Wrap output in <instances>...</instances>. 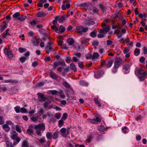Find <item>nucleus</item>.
I'll list each match as a JSON object with an SVG mask.
<instances>
[{
    "label": "nucleus",
    "instance_id": "nucleus-48",
    "mask_svg": "<svg viewBox=\"0 0 147 147\" xmlns=\"http://www.w3.org/2000/svg\"><path fill=\"white\" fill-rule=\"evenodd\" d=\"M18 50L19 52L21 53H23L26 51V49L21 47L19 48Z\"/></svg>",
    "mask_w": 147,
    "mask_h": 147
},
{
    "label": "nucleus",
    "instance_id": "nucleus-3",
    "mask_svg": "<svg viewBox=\"0 0 147 147\" xmlns=\"http://www.w3.org/2000/svg\"><path fill=\"white\" fill-rule=\"evenodd\" d=\"M37 94L38 96V100L40 102H43L47 99L45 95L42 93H38Z\"/></svg>",
    "mask_w": 147,
    "mask_h": 147
},
{
    "label": "nucleus",
    "instance_id": "nucleus-51",
    "mask_svg": "<svg viewBox=\"0 0 147 147\" xmlns=\"http://www.w3.org/2000/svg\"><path fill=\"white\" fill-rule=\"evenodd\" d=\"M16 112L17 113H19L20 112V108L18 106H16L14 108Z\"/></svg>",
    "mask_w": 147,
    "mask_h": 147
},
{
    "label": "nucleus",
    "instance_id": "nucleus-26",
    "mask_svg": "<svg viewBox=\"0 0 147 147\" xmlns=\"http://www.w3.org/2000/svg\"><path fill=\"white\" fill-rule=\"evenodd\" d=\"M113 64V62L112 60H110L106 62V65L107 67L108 68L110 67Z\"/></svg>",
    "mask_w": 147,
    "mask_h": 147
},
{
    "label": "nucleus",
    "instance_id": "nucleus-46",
    "mask_svg": "<svg viewBox=\"0 0 147 147\" xmlns=\"http://www.w3.org/2000/svg\"><path fill=\"white\" fill-rule=\"evenodd\" d=\"M20 15L19 13L18 12H16L12 16L13 18H17H17Z\"/></svg>",
    "mask_w": 147,
    "mask_h": 147
},
{
    "label": "nucleus",
    "instance_id": "nucleus-11",
    "mask_svg": "<svg viewBox=\"0 0 147 147\" xmlns=\"http://www.w3.org/2000/svg\"><path fill=\"white\" fill-rule=\"evenodd\" d=\"M49 102H45L44 103V108L46 110H48L51 109L52 108V105H50L49 106Z\"/></svg>",
    "mask_w": 147,
    "mask_h": 147
},
{
    "label": "nucleus",
    "instance_id": "nucleus-49",
    "mask_svg": "<svg viewBox=\"0 0 147 147\" xmlns=\"http://www.w3.org/2000/svg\"><path fill=\"white\" fill-rule=\"evenodd\" d=\"M58 136V132L57 131L55 132L53 134V138L54 139L57 138Z\"/></svg>",
    "mask_w": 147,
    "mask_h": 147
},
{
    "label": "nucleus",
    "instance_id": "nucleus-27",
    "mask_svg": "<svg viewBox=\"0 0 147 147\" xmlns=\"http://www.w3.org/2000/svg\"><path fill=\"white\" fill-rule=\"evenodd\" d=\"M140 49H139L136 48L134 51V54L135 55L138 56L140 53Z\"/></svg>",
    "mask_w": 147,
    "mask_h": 147
},
{
    "label": "nucleus",
    "instance_id": "nucleus-4",
    "mask_svg": "<svg viewBox=\"0 0 147 147\" xmlns=\"http://www.w3.org/2000/svg\"><path fill=\"white\" fill-rule=\"evenodd\" d=\"M130 66L128 64H125L123 66V71L125 74H127L129 72L130 70Z\"/></svg>",
    "mask_w": 147,
    "mask_h": 147
},
{
    "label": "nucleus",
    "instance_id": "nucleus-42",
    "mask_svg": "<svg viewBox=\"0 0 147 147\" xmlns=\"http://www.w3.org/2000/svg\"><path fill=\"white\" fill-rule=\"evenodd\" d=\"M86 24L88 25H93L95 24V22L92 20H89L86 22Z\"/></svg>",
    "mask_w": 147,
    "mask_h": 147
},
{
    "label": "nucleus",
    "instance_id": "nucleus-60",
    "mask_svg": "<svg viewBox=\"0 0 147 147\" xmlns=\"http://www.w3.org/2000/svg\"><path fill=\"white\" fill-rule=\"evenodd\" d=\"M7 24H5L4 25H3L1 28V31H3L7 27Z\"/></svg>",
    "mask_w": 147,
    "mask_h": 147
},
{
    "label": "nucleus",
    "instance_id": "nucleus-19",
    "mask_svg": "<svg viewBox=\"0 0 147 147\" xmlns=\"http://www.w3.org/2000/svg\"><path fill=\"white\" fill-rule=\"evenodd\" d=\"M46 48L47 49V50L46 51V52L48 54L49 53L50 51H51L53 49V47L52 46H47L46 47Z\"/></svg>",
    "mask_w": 147,
    "mask_h": 147
},
{
    "label": "nucleus",
    "instance_id": "nucleus-50",
    "mask_svg": "<svg viewBox=\"0 0 147 147\" xmlns=\"http://www.w3.org/2000/svg\"><path fill=\"white\" fill-rule=\"evenodd\" d=\"M95 121H96V124L98 122H100L101 121V118L99 117H96L95 118Z\"/></svg>",
    "mask_w": 147,
    "mask_h": 147
},
{
    "label": "nucleus",
    "instance_id": "nucleus-54",
    "mask_svg": "<svg viewBox=\"0 0 147 147\" xmlns=\"http://www.w3.org/2000/svg\"><path fill=\"white\" fill-rule=\"evenodd\" d=\"M67 114L66 113H64L63 114L61 119H62L63 120H65V119L67 118Z\"/></svg>",
    "mask_w": 147,
    "mask_h": 147
},
{
    "label": "nucleus",
    "instance_id": "nucleus-9",
    "mask_svg": "<svg viewBox=\"0 0 147 147\" xmlns=\"http://www.w3.org/2000/svg\"><path fill=\"white\" fill-rule=\"evenodd\" d=\"M121 59H117L115 62L114 66L118 68L120 66L121 63Z\"/></svg>",
    "mask_w": 147,
    "mask_h": 147
},
{
    "label": "nucleus",
    "instance_id": "nucleus-58",
    "mask_svg": "<svg viewBox=\"0 0 147 147\" xmlns=\"http://www.w3.org/2000/svg\"><path fill=\"white\" fill-rule=\"evenodd\" d=\"M26 57H22L20 58V61L22 63H24L26 59Z\"/></svg>",
    "mask_w": 147,
    "mask_h": 147
},
{
    "label": "nucleus",
    "instance_id": "nucleus-34",
    "mask_svg": "<svg viewBox=\"0 0 147 147\" xmlns=\"http://www.w3.org/2000/svg\"><path fill=\"white\" fill-rule=\"evenodd\" d=\"M70 68L72 70L74 71H76L77 70L76 69L75 65L73 63H71L70 64Z\"/></svg>",
    "mask_w": 147,
    "mask_h": 147
},
{
    "label": "nucleus",
    "instance_id": "nucleus-15",
    "mask_svg": "<svg viewBox=\"0 0 147 147\" xmlns=\"http://www.w3.org/2000/svg\"><path fill=\"white\" fill-rule=\"evenodd\" d=\"M67 42L69 45L71 46L74 43V40L72 38H70L67 39Z\"/></svg>",
    "mask_w": 147,
    "mask_h": 147
},
{
    "label": "nucleus",
    "instance_id": "nucleus-1",
    "mask_svg": "<svg viewBox=\"0 0 147 147\" xmlns=\"http://www.w3.org/2000/svg\"><path fill=\"white\" fill-rule=\"evenodd\" d=\"M34 128L36 130V134L40 136H41L42 135L41 131H44L45 129V126L44 123H41L35 125Z\"/></svg>",
    "mask_w": 147,
    "mask_h": 147
},
{
    "label": "nucleus",
    "instance_id": "nucleus-16",
    "mask_svg": "<svg viewBox=\"0 0 147 147\" xmlns=\"http://www.w3.org/2000/svg\"><path fill=\"white\" fill-rule=\"evenodd\" d=\"M90 4L87 3H82L79 5V6L81 7H83L85 8H87L88 6L90 5Z\"/></svg>",
    "mask_w": 147,
    "mask_h": 147
},
{
    "label": "nucleus",
    "instance_id": "nucleus-33",
    "mask_svg": "<svg viewBox=\"0 0 147 147\" xmlns=\"http://www.w3.org/2000/svg\"><path fill=\"white\" fill-rule=\"evenodd\" d=\"M46 1H40L37 4L38 7H42L43 6V3L46 2Z\"/></svg>",
    "mask_w": 147,
    "mask_h": 147
},
{
    "label": "nucleus",
    "instance_id": "nucleus-32",
    "mask_svg": "<svg viewBox=\"0 0 147 147\" xmlns=\"http://www.w3.org/2000/svg\"><path fill=\"white\" fill-rule=\"evenodd\" d=\"M146 75L147 74H144L143 75H142L140 76L139 78L140 80L141 81H142L144 80L146 78Z\"/></svg>",
    "mask_w": 147,
    "mask_h": 147
},
{
    "label": "nucleus",
    "instance_id": "nucleus-18",
    "mask_svg": "<svg viewBox=\"0 0 147 147\" xmlns=\"http://www.w3.org/2000/svg\"><path fill=\"white\" fill-rule=\"evenodd\" d=\"M83 27V26L80 25L76 27L77 32L80 34H82V28Z\"/></svg>",
    "mask_w": 147,
    "mask_h": 147
},
{
    "label": "nucleus",
    "instance_id": "nucleus-21",
    "mask_svg": "<svg viewBox=\"0 0 147 147\" xmlns=\"http://www.w3.org/2000/svg\"><path fill=\"white\" fill-rule=\"evenodd\" d=\"M5 142L6 147H13V145H12L11 142L7 140H6Z\"/></svg>",
    "mask_w": 147,
    "mask_h": 147
},
{
    "label": "nucleus",
    "instance_id": "nucleus-53",
    "mask_svg": "<svg viewBox=\"0 0 147 147\" xmlns=\"http://www.w3.org/2000/svg\"><path fill=\"white\" fill-rule=\"evenodd\" d=\"M45 138L43 137L42 138L40 139H38V141L41 144H42L45 142Z\"/></svg>",
    "mask_w": 147,
    "mask_h": 147
},
{
    "label": "nucleus",
    "instance_id": "nucleus-30",
    "mask_svg": "<svg viewBox=\"0 0 147 147\" xmlns=\"http://www.w3.org/2000/svg\"><path fill=\"white\" fill-rule=\"evenodd\" d=\"M39 117V116L38 115L36 116H33L31 117L30 119L33 121L36 122L37 121Z\"/></svg>",
    "mask_w": 147,
    "mask_h": 147
},
{
    "label": "nucleus",
    "instance_id": "nucleus-36",
    "mask_svg": "<svg viewBox=\"0 0 147 147\" xmlns=\"http://www.w3.org/2000/svg\"><path fill=\"white\" fill-rule=\"evenodd\" d=\"M64 121L63 120L61 119L58 121V126L59 127H61L63 125Z\"/></svg>",
    "mask_w": 147,
    "mask_h": 147
},
{
    "label": "nucleus",
    "instance_id": "nucleus-25",
    "mask_svg": "<svg viewBox=\"0 0 147 147\" xmlns=\"http://www.w3.org/2000/svg\"><path fill=\"white\" fill-rule=\"evenodd\" d=\"M59 30L60 31V33H61L63 32L65 30V27L62 26L61 25L59 28Z\"/></svg>",
    "mask_w": 147,
    "mask_h": 147
},
{
    "label": "nucleus",
    "instance_id": "nucleus-45",
    "mask_svg": "<svg viewBox=\"0 0 147 147\" xmlns=\"http://www.w3.org/2000/svg\"><path fill=\"white\" fill-rule=\"evenodd\" d=\"M138 73L139 74L141 75H143L145 74H147V73L145 72L144 70L142 69H139L138 70Z\"/></svg>",
    "mask_w": 147,
    "mask_h": 147
},
{
    "label": "nucleus",
    "instance_id": "nucleus-64",
    "mask_svg": "<svg viewBox=\"0 0 147 147\" xmlns=\"http://www.w3.org/2000/svg\"><path fill=\"white\" fill-rule=\"evenodd\" d=\"M118 68H117L116 67H115L114 66L113 67V68L112 69V71L113 73H116L117 71Z\"/></svg>",
    "mask_w": 147,
    "mask_h": 147
},
{
    "label": "nucleus",
    "instance_id": "nucleus-57",
    "mask_svg": "<svg viewBox=\"0 0 147 147\" xmlns=\"http://www.w3.org/2000/svg\"><path fill=\"white\" fill-rule=\"evenodd\" d=\"M61 114L60 113H57L55 114V117L57 119H59L61 116Z\"/></svg>",
    "mask_w": 147,
    "mask_h": 147
},
{
    "label": "nucleus",
    "instance_id": "nucleus-35",
    "mask_svg": "<svg viewBox=\"0 0 147 147\" xmlns=\"http://www.w3.org/2000/svg\"><path fill=\"white\" fill-rule=\"evenodd\" d=\"M27 133L28 134L31 136L33 135L34 134L33 131L30 129H27Z\"/></svg>",
    "mask_w": 147,
    "mask_h": 147
},
{
    "label": "nucleus",
    "instance_id": "nucleus-56",
    "mask_svg": "<svg viewBox=\"0 0 147 147\" xmlns=\"http://www.w3.org/2000/svg\"><path fill=\"white\" fill-rule=\"evenodd\" d=\"M92 55L89 53H88L86 56V58L87 59H90L91 58L92 59Z\"/></svg>",
    "mask_w": 147,
    "mask_h": 147
},
{
    "label": "nucleus",
    "instance_id": "nucleus-29",
    "mask_svg": "<svg viewBox=\"0 0 147 147\" xmlns=\"http://www.w3.org/2000/svg\"><path fill=\"white\" fill-rule=\"evenodd\" d=\"M95 103L96 104L98 105L99 107H101L102 105L100 103V102L98 101V99L97 98H95L94 100Z\"/></svg>",
    "mask_w": 147,
    "mask_h": 147
},
{
    "label": "nucleus",
    "instance_id": "nucleus-2",
    "mask_svg": "<svg viewBox=\"0 0 147 147\" xmlns=\"http://www.w3.org/2000/svg\"><path fill=\"white\" fill-rule=\"evenodd\" d=\"M3 52L9 58L11 59L13 57V54L11 50H8L7 48H5L4 49Z\"/></svg>",
    "mask_w": 147,
    "mask_h": 147
},
{
    "label": "nucleus",
    "instance_id": "nucleus-44",
    "mask_svg": "<svg viewBox=\"0 0 147 147\" xmlns=\"http://www.w3.org/2000/svg\"><path fill=\"white\" fill-rule=\"evenodd\" d=\"M90 35L92 37H95L96 36V32L95 31H92L90 33Z\"/></svg>",
    "mask_w": 147,
    "mask_h": 147
},
{
    "label": "nucleus",
    "instance_id": "nucleus-63",
    "mask_svg": "<svg viewBox=\"0 0 147 147\" xmlns=\"http://www.w3.org/2000/svg\"><path fill=\"white\" fill-rule=\"evenodd\" d=\"M113 41L110 40H108L107 41V45H110L112 44Z\"/></svg>",
    "mask_w": 147,
    "mask_h": 147
},
{
    "label": "nucleus",
    "instance_id": "nucleus-23",
    "mask_svg": "<svg viewBox=\"0 0 147 147\" xmlns=\"http://www.w3.org/2000/svg\"><path fill=\"white\" fill-rule=\"evenodd\" d=\"M58 93V92L55 90H50L48 91V93L49 94H51L53 95H55L57 94Z\"/></svg>",
    "mask_w": 147,
    "mask_h": 147
},
{
    "label": "nucleus",
    "instance_id": "nucleus-22",
    "mask_svg": "<svg viewBox=\"0 0 147 147\" xmlns=\"http://www.w3.org/2000/svg\"><path fill=\"white\" fill-rule=\"evenodd\" d=\"M92 59L93 60L98 58L99 57V54L97 52H94L92 56Z\"/></svg>",
    "mask_w": 147,
    "mask_h": 147
},
{
    "label": "nucleus",
    "instance_id": "nucleus-24",
    "mask_svg": "<svg viewBox=\"0 0 147 147\" xmlns=\"http://www.w3.org/2000/svg\"><path fill=\"white\" fill-rule=\"evenodd\" d=\"M20 139L19 137H17L15 140H14L13 142V145H17L20 141Z\"/></svg>",
    "mask_w": 147,
    "mask_h": 147
},
{
    "label": "nucleus",
    "instance_id": "nucleus-47",
    "mask_svg": "<svg viewBox=\"0 0 147 147\" xmlns=\"http://www.w3.org/2000/svg\"><path fill=\"white\" fill-rule=\"evenodd\" d=\"M16 131L19 133H21L22 132V130L19 127L18 125H17L16 126Z\"/></svg>",
    "mask_w": 147,
    "mask_h": 147
},
{
    "label": "nucleus",
    "instance_id": "nucleus-59",
    "mask_svg": "<svg viewBox=\"0 0 147 147\" xmlns=\"http://www.w3.org/2000/svg\"><path fill=\"white\" fill-rule=\"evenodd\" d=\"M79 67L81 68H83L84 66L83 65V63L82 62H81L78 63Z\"/></svg>",
    "mask_w": 147,
    "mask_h": 147
},
{
    "label": "nucleus",
    "instance_id": "nucleus-39",
    "mask_svg": "<svg viewBox=\"0 0 147 147\" xmlns=\"http://www.w3.org/2000/svg\"><path fill=\"white\" fill-rule=\"evenodd\" d=\"M87 121L90 122L94 124H96V121H95V119H87Z\"/></svg>",
    "mask_w": 147,
    "mask_h": 147
},
{
    "label": "nucleus",
    "instance_id": "nucleus-41",
    "mask_svg": "<svg viewBox=\"0 0 147 147\" xmlns=\"http://www.w3.org/2000/svg\"><path fill=\"white\" fill-rule=\"evenodd\" d=\"M38 113H39V117H40L44 113V110L43 108H41Z\"/></svg>",
    "mask_w": 147,
    "mask_h": 147
},
{
    "label": "nucleus",
    "instance_id": "nucleus-61",
    "mask_svg": "<svg viewBox=\"0 0 147 147\" xmlns=\"http://www.w3.org/2000/svg\"><path fill=\"white\" fill-rule=\"evenodd\" d=\"M98 11V10L97 8L96 7H93L92 10V12L94 13H97Z\"/></svg>",
    "mask_w": 147,
    "mask_h": 147
},
{
    "label": "nucleus",
    "instance_id": "nucleus-38",
    "mask_svg": "<svg viewBox=\"0 0 147 147\" xmlns=\"http://www.w3.org/2000/svg\"><path fill=\"white\" fill-rule=\"evenodd\" d=\"M98 129L99 131L101 132H103L105 130V128L103 126H99L98 127Z\"/></svg>",
    "mask_w": 147,
    "mask_h": 147
},
{
    "label": "nucleus",
    "instance_id": "nucleus-8",
    "mask_svg": "<svg viewBox=\"0 0 147 147\" xmlns=\"http://www.w3.org/2000/svg\"><path fill=\"white\" fill-rule=\"evenodd\" d=\"M32 42L34 46H37L39 43V39L37 38L36 36L33 37L32 40Z\"/></svg>",
    "mask_w": 147,
    "mask_h": 147
},
{
    "label": "nucleus",
    "instance_id": "nucleus-28",
    "mask_svg": "<svg viewBox=\"0 0 147 147\" xmlns=\"http://www.w3.org/2000/svg\"><path fill=\"white\" fill-rule=\"evenodd\" d=\"M46 137L48 139H52V134L51 132H48L46 134Z\"/></svg>",
    "mask_w": 147,
    "mask_h": 147
},
{
    "label": "nucleus",
    "instance_id": "nucleus-55",
    "mask_svg": "<svg viewBox=\"0 0 147 147\" xmlns=\"http://www.w3.org/2000/svg\"><path fill=\"white\" fill-rule=\"evenodd\" d=\"M20 111L22 113H26L27 112V109L24 107H22L20 109Z\"/></svg>",
    "mask_w": 147,
    "mask_h": 147
},
{
    "label": "nucleus",
    "instance_id": "nucleus-52",
    "mask_svg": "<svg viewBox=\"0 0 147 147\" xmlns=\"http://www.w3.org/2000/svg\"><path fill=\"white\" fill-rule=\"evenodd\" d=\"M146 59V58L145 57L142 56L141 57L139 61L140 62L142 63H144V61Z\"/></svg>",
    "mask_w": 147,
    "mask_h": 147
},
{
    "label": "nucleus",
    "instance_id": "nucleus-43",
    "mask_svg": "<svg viewBox=\"0 0 147 147\" xmlns=\"http://www.w3.org/2000/svg\"><path fill=\"white\" fill-rule=\"evenodd\" d=\"M65 19V16H61L60 17L58 20V22L59 23L62 22L64 21Z\"/></svg>",
    "mask_w": 147,
    "mask_h": 147
},
{
    "label": "nucleus",
    "instance_id": "nucleus-7",
    "mask_svg": "<svg viewBox=\"0 0 147 147\" xmlns=\"http://www.w3.org/2000/svg\"><path fill=\"white\" fill-rule=\"evenodd\" d=\"M110 26H107L105 28L101 29L100 31V33H106L108 32L110 30Z\"/></svg>",
    "mask_w": 147,
    "mask_h": 147
},
{
    "label": "nucleus",
    "instance_id": "nucleus-14",
    "mask_svg": "<svg viewBox=\"0 0 147 147\" xmlns=\"http://www.w3.org/2000/svg\"><path fill=\"white\" fill-rule=\"evenodd\" d=\"M46 15V13L41 11H40L38 12L37 14V16L39 18H42L45 16Z\"/></svg>",
    "mask_w": 147,
    "mask_h": 147
},
{
    "label": "nucleus",
    "instance_id": "nucleus-37",
    "mask_svg": "<svg viewBox=\"0 0 147 147\" xmlns=\"http://www.w3.org/2000/svg\"><path fill=\"white\" fill-rule=\"evenodd\" d=\"M82 34L83 32H86L88 30V27H85L83 26V27L82 28Z\"/></svg>",
    "mask_w": 147,
    "mask_h": 147
},
{
    "label": "nucleus",
    "instance_id": "nucleus-12",
    "mask_svg": "<svg viewBox=\"0 0 147 147\" xmlns=\"http://www.w3.org/2000/svg\"><path fill=\"white\" fill-rule=\"evenodd\" d=\"M22 147H29V143L27 139L22 141Z\"/></svg>",
    "mask_w": 147,
    "mask_h": 147
},
{
    "label": "nucleus",
    "instance_id": "nucleus-31",
    "mask_svg": "<svg viewBox=\"0 0 147 147\" xmlns=\"http://www.w3.org/2000/svg\"><path fill=\"white\" fill-rule=\"evenodd\" d=\"M50 76L52 78L54 79H56L57 77L55 74L53 72H51L50 73Z\"/></svg>",
    "mask_w": 147,
    "mask_h": 147
},
{
    "label": "nucleus",
    "instance_id": "nucleus-13",
    "mask_svg": "<svg viewBox=\"0 0 147 147\" xmlns=\"http://www.w3.org/2000/svg\"><path fill=\"white\" fill-rule=\"evenodd\" d=\"M66 129L65 128H62L60 130L61 135L65 137H66L67 136V134L66 132Z\"/></svg>",
    "mask_w": 147,
    "mask_h": 147
},
{
    "label": "nucleus",
    "instance_id": "nucleus-10",
    "mask_svg": "<svg viewBox=\"0 0 147 147\" xmlns=\"http://www.w3.org/2000/svg\"><path fill=\"white\" fill-rule=\"evenodd\" d=\"M65 64L64 62H61L59 61H55L54 63L53 68L55 69L59 65H63Z\"/></svg>",
    "mask_w": 147,
    "mask_h": 147
},
{
    "label": "nucleus",
    "instance_id": "nucleus-5",
    "mask_svg": "<svg viewBox=\"0 0 147 147\" xmlns=\"http://www.w3.org/2000/svg\"><path fill=\"white\" fill-rule=\"evenodd\" d=\"M66 1H63V4L62 5L61 8L63 10H65L67 8H69L71 6V4L69 3H67L65 5Z\"/></svg>",
    "mask_w": 147,
    "mask_h": 147
},
{
    "label": "nucleus",
    "instance_id": "nucleus-17",
    "mask_svg": "<svg viewBox=\"0 0 147 147\" xmlns=\"http://www.w3.org/2000/svg\"><path fill=\"white\" fill-rule=\"evenodd\" d=\"M3 128L6 132H8L10 130L9 127L7 124H4L2 126Z\"/></svg>",
    "mask_w": 147,
    "mask_h": 147
},
{
    "label": "nucleus",
    "instance_id": "nucleus-40",
    "mask_svg": "<svg viewBox=\"0 0 147 147\" xmlns=\"http://www.w3.org/2000/svg\"><path fill=\"white\" fill-rule=\"evenodd\" d=\"M63 84L66 88H70V86L69 84L66 81H64Z\"/></svg>",
    "mask_w": 147,
    "mask_h": 147
},
{
    "label": "nucleus",
    "instance_id": "nucleus-20",
    "mask_svg": "<svg viewBox=\"0 0 147 147\" xmlns=\"http://www.w3.org/2000/svg\"><path fill=\"white\" fill-rule=\"evenodd\" d=\"M26 17L25 16L21 15L17 18V20L20 21H23L26 19Z\"/></svg>",
    "mask_w": 147,
    "mask_h": 147
},
{
    "label": "nucleus",
    "instance_id": "nucleus-62",
    "mask_svg": "<svg viewBox=\"0 0 147 147\" xmlns=\"http://www.w3.org/2000/svg\"><path fill=\"white\" fill-rule=\"evenodd\" d=\"M4 82L5 83H13L14 82V81L11 80H4Z\"/></svg>",
    "mask_w": 147,
    "mask_h": 147
},
{
    "label": "nucleus",
    "instance_id": "nucleus-6",
    "mask_svg": "<svg viewBox=\"0 0 147 147\" xmlns=\"http://www.w3.org/2000/svg\"><path fill=\"white\" fill-rule=\"evenodd\" d=\"M104 74V72L102 70H100L95 74L94 76L95 78L98 79L101 77Z\"/></svg>",
    "mask_w": 147,
    "mask_h": 147
}]
</instances>
